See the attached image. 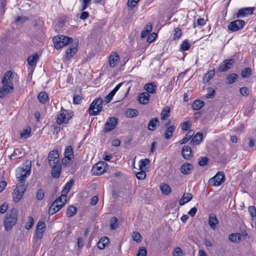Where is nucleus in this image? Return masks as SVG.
Masks as SVG:
<instances>
[{
  "label": "nucleus",
  "instance_id": "nucleus-1",
  "mask_svg": "<svg viewBox=\"0 0 256 256\" xmlns=\"http://www.w3.org/2000/svg\"><path fill=\"white\" fill-rule=\"evenodd\" d=\"M18 220V210L12 208L10 213H7L5 216L4 225L6 231L10 230L16 224Z\"/></svg>",
  "mask_w": 256,
  "mask_h": 256
},
{
  "label": "nucleus",
  "instance_id": "nucleus-2",
  "mask_svg": "<svg viewBox=\"0 0 256 256\" xmlns=\"http://www.w3.org/2000/svg\"><path fill=\"white\" fill-rule=\"evenodd\" d=\"M102 100L101 98L95 99L90 105L88 108L90 116L98 115L102 109Z\"/></svg>",
  "mask_w": 256,
  "mask_h": 256
},
{
  "label": "nucleus",
  "instance_id": "nucleus-3",
  "mask_svg": "<svg viewBox=\"0 0 256 256\" xmlns=\"http://www.w3.org/2000/svg\"><path fill=\"white\" fill-rule=\"evenodd\" d=\"M72 38L62 35L56 36L53 38L54 46L56 48H61L64 46L72 42Z\"/></svg>",
  "mask_w": 256,
  "mask_h": 256
},
{
  "label": "nucleus",
  "instance_id": "nucleus-4",
  "mask_svg": "<svg viewBox=\"0 0 256 256\" xmlns=\"http://www.w3.org/2000/svg\"><path fill=\"white\" fill-rule=\"evenodd\" d=\"M26 186V184H17L12 194L13 200L15 202H18L22 198Z\"/></svg>",
  "mask_w": 256,
  "mask_h": 256
},
{
  "label": "nucleus",
  "instance_id": "nucleus-5",
  "mask_svg": "<svg viewBox=\"0 0 256 256\" xmlns=\"http://www.w3.org/2000/svg\"><path fill=\"white\" fill-rule=\"evenodd\" d=\"M108 169V166L105 162H99L92 167V172L94 175H101Z\"/></svg>",
  "mask_w": 256,
  "mask_h": 256
},
{
  "label": "nucleus",
  "instance_id": "nucleus-6",
  "mask_svg": "<svg viewBox=\"0 0 256 256\" xmlns=\"http://www.w3.org/2000/svg\"><path fill=\"white\" fill-rule=\"evenodd\" d=\"M30 168H19L16 171V178L20 182L18 184H25L26 178L30 174Z\"/></svg>",
  "mask_w": 256,
  "mask_h": 256
},
{
  "label": "nucleus",
  "instance_id": "nucleus-7",
  "mask_svg": "<svg viewBox=\"0 0 256 256\" xmlns=\"http://www.w3.org/2000/svg\"><path fill=\"white\" fill-rule=\"evenodd\" d=\"M70 118V114L63 108H62L60 114H58L56 122L60 125L62 124H67Z\"/></svg>",
  "mask_w": 256,
  "mask_h": 256
},
{
  "label": "nucleus",
  "instance_id": "nucleus-8",
  "mask_svg": "<svg viewBox=\"0 0 256 256\" xmlns=\"http://www.w3.org/2000/svg\"><path fill=\"white\" fill-rule=\"evenodd\" d=\"M113 70L115 74L120 72L122 68L125 64V62L120 61V58L118 54L116 52H113Z\"/></svg>",
  "mask_w": 256,
  "mask_h": 256
},
{
  "label": "nucleus",
  "instance_id": "nucleus-9",
  "mask_svg": "<svg viewBox=\"0 0 256 256\" xmlns=\"http://www.w3.org/2000/svg\"><path fill=\"white\" fill-rule=\"evenodd\" d=\"M224 181V175L222 172H218L216 176L211 178L209 184L214 186H220Z\"/></svg>",
  "mask_w": 256,
  "mask_h": 256
},
{
  "label": "nucleus",
  "instance_id": "nucleus-10",
  "mask_svg": "<svg viewBox=\"0 0 256 256\" xmlns=\"http://www.w3.org/2000/svg\"><path fill=\"white\" fill-rule=\"evenodd\" d=\"M245 22L240 20H237L230 22L228 26V29L232 32H236L242 28Z\"/></svg>",
  "mask_w": 256,
  "mask_h": 256
},
{
  "label": "nucleus",
  "instance_id": "nucleus-11",
  "mask_svg": "<svg viewBox=\"0 0 256 256\" xmlns=\"http://www.w3.org/2000/svg\"><path fill=\"white\" fill-rule=\"evenodd\" d=\"M59 154L58 150H54L50 152L48 155L49 165L52 166L54 164L60 163L58 161Z\"/></svg>",
  "mask_w": 256,
  "mask_h": 256
},
{
  "label": "nucleus",
  "instance_id": "nucleus-12",
  "mask_svg": "<svg viewBox=\"0 0 256 256\" xmlns=\"http://www.w3.org/2000/svg\"><path fill=\"white\" fill-rule=\"evenodd\" d=\"M234 62L232 59L226 60L220 64L218 70L222 72H226L233 66Z\"/></svg>",
  "mask_w": 256,
  "mask_h": 256
},
{
  "label": "nucleus",
  "instance_id": "nucleus-13",
  "mask_svg": "<svg viewBox=\"0 0 256 256\" xmlns=\"http://www.w3.org/2000/svg\"><path fill=\"white\" fill-rule=\"evenodd\" d=\"M45 223L42 221H40L37 224L36 236L37 238L42 239L45 231Z\"/></svg>",
  "mask_w": 256,
  "mask_h": 256
},
{
  "label": "nucleus",
  "instance_id": "nucleus-14",
  "mask_svg": "<svg viewBox=\"0 0 256 256\" xmlns=\"http://www.w3.org/2000/svg\"><path fill=\"white\" fill-rule=\"evenodd\" d=\"M170 121H169L165 124V127L166 129L164 134V136L166 140H169L172 136L174 132L176 130V127L174 126H170Z\"/></svg>",
  "mask_w": 256,
  "mask_h": 256
},
{
  "label": "nucleus",
  "instance_id": "nucleus-15",
  "mask_svg": "<svg viewBox=\"0 0 256 256\" xmlns=\"http://www.w3.org/2000/svg\"><path fill=\"white\" fill-rule=\"evenodd\" d=\"M52 167L51 174L52 178H58L60 177L61 173L62 166L60 163L54 164Z\"/></svg>",
  "mask_w": 256,
  "mask_h": 256
},
{
  "label": "nucleus",
  "instance_id": "nucleus-16",
  "mask_svg": "<svg viewBox=\"0 0 256 256\" xmlns=\"http://www.w3.org/2000/svg\"><path fill=\"white\" fill-rule=\"evenodd\" d=\"M3 86L0 88V98H4L14 90V86L2 84Z\"/></svg>",
  "mask_w": 256,
  "mask_h": 256
},
{
  "label": "nucleus",
  "instance_id": "nucleus-17",
  "mask_svg": "<svg viewBox=\"0 0 256 256\" xmlns=\"http://www.w3.org/2000/svg\"><path fill=\"white\" fill-rule=\"evenodd\" d=\"M193 169L194 167L192 164L188 162H185L180 166V170L182 174L188 175L192 173Z\"/></svg>",
  "mask_w": 256,
  "mask_h": 256
},
{
  "label": "nucleus",
  "instance_id": "nucleus-18",
  "mask_svg": "<svg viewBox=\"0 0 256 256\" xmlns=\"http://www.w3.org/2000/svg\"><path fill=\"white\" fill-rule=\"evenodd\" d=\"M13 78L12 74L11 71L6 72L2 79V84L14 86L12 81Z\"/></svg>",
  "mask_w": 256,
  "mask_h": 256
},
{
  "label": "nucleus",
  "instance_id": "nucleus-19",
  "mask_svg": "<svg viewBox=\"0 0 256 256\" xmlns=\"http://www.w3.org/2000/svg\"><path fill=\"white\" fill-rule=\"evenodd\" d=\"M192 149L190 146H184L182 150V157L186 160H190L192 158Z\"/></svg>",
  "mask_w": 256,
  "mask_h": 256
},
{
  "label": "nucleus",
  "instance_id": "nucleus-20",
  "mask_svg": "<svg viewBox=\"0 0 256 256\" xmlns=\"http://www.w3.org/2000/svg\"><path fill=\"white\" fill-rule=\"evenodd\" d=\"M253 11V8H246L240 9L236 14V17L238 18L246 16L248 14H252Z\"/></svg>",
  "mask_w": 256,
  "mask_h": 256
},
{
  "label": "nucleus",
  "instance_id": "nucleus-21",
  "mask_svg": "<svg viewBox=\"0 0 256 256\" xmlns=\"http://www.w3.org/2000/svg\"><path fill=\"white\" fill-rule=\"evenodd\" d=\"M77 46L76 44H73L70 48H68L66 52V58L68 60L71 59V58L77 52Z\"/></svg>",
  "mask_w": 256,
  "mask_h": 256
},
{
  "label": "nucleus",
  "instance_id": "nucleus-22",
  "mask_svg": "<svg viewBox=\"0 0 256 256\" xmlns=\"http://www.w3.org/2000/svg\"><path fill=\"white\" fill-rule=\"evenodd\" d=\"M218 224V221L216 216L214 214H210L208 218V224L211 228L213 230H216Z\"/></svg>",
  "mask_w": 256,
  "mask_h": 256
},
{
  "label": "nucleus",
  "instance_id": "nucleus-23",
  "mask_svg": "<svg viewBox=\"0 0 256 256\" xmlns=\"http://www.w3.org/2000/svg\"><path fill=\"white\" fill-rule=\"evenodd\" d=\"M160 122L157 118H152L148 124V128L149 130L154 131L156 127L158 126Z\"/></svg>",
  "mask_w": 256,
  "mask_h": 256
},
{
  "label": "nucleus",
  "instance_id": "nucleus-24",
  "mask_svg": "<svg viewBox=\"0 0 256 256\" xmlns=\"http://www.w3.org/2000/svg\"><path fill=\"white\" fill-rule=\"evenodd\" d=\"M24 154V152L21 148L14 149L13 153L10 156V160L22 157Z\"/></svg>",
  "mask_w": 256,
  "mask_h": 256
},
{
  "label": "nucleus",
  "instance_id": "nucleus-25",
  "mask_svg": "<svg viewBox=\"0 0 256 256\" xmlns=\"http://www.w3.org/2000/svg\"><path fill=\"white\" fill-rule=\"evenodd\" d=\"M144 88L148 92H147L154 94L156 92L157 85L155 82H152L146 84L144 86Z\"/></svg>",
  "mask_w": 256,
  "mask_h": 256
},
{
  "label": "nucleus",
  "instance_id": "nucleus-26",
  "mask_svg": "<svg viewBox=\"0 0 256 256\" xmlns=\"http://www.w3.org/2000/svg\"><path fill=\"white\" fill-rule=\"evenodd\" d=\"M62 208V204H57L53 202L49 208L48 214L50 215H52L55 214L56 212H58Z\"/></svg>",
  "mask_w": 256,
  "mask_h": 256
},
{
  "label": "nucleus",
  "instance_id": "nucleus-27",
  "mask_svg": "<svg viewBox=\"0 0 256 256\" xmlns=\"http://www.w3.org/2000/svg\"><path fill=\"white\" fill-rule=\"evenodd\" d=\"M150 94L148 92H142L138 96V101L140 104H146L149 101Z\"/></svg>",
  "mask_w": 256,
  "mask_h": 256
},
{
  "label": "nucleus",
  "instance_id": "nucleus-28",
  "mask_svg": "<svg viewBox=\"0 0 256 256\" xmlns=\"http://www.w3.org/2000/svg\"><path fill=\"white\" fill-rule=\"evenodd\" d=\"M192 198V195L189 193H184L179 201L180 206L184 205L186 202L190 201Z\"/></svg>",
  "mask_w": 256,
  "mask_h": 256
},
{
  "label": "nucleus",
  "instance_id": "nucleus-29",
  "mask_svg": "<svg viewBox=\"0 0 256 256\" xmlns=\"http://www.w3.org/2000/svg\"><path fill=\"white\" fill-rule=\"evenodd\" d=\"M38 54H36L34 55L30 56L28 57L27 61L30 66H36L38 60Z\"/></svg>",
  "mask_w": 256,
  "mask_h": 256
},
{
  "label": "nucleus",
  "instance_id": "nucleus-30",
  "mask_svg": "<svg viewBox=\"0 0 256 256\" xmlns=\"http://www.w3.org/2000/svg\"><path fill=\"white\" fill-rule=\"evenodd\" d=\"M152 26L151 23H148L146 24V27H144L143 30H142L141 32V37L142 38H144L146 37L150 32L152 31Z\"/></svg>",
  "mask_w": 256,
  "mask_h": 256
},
{
  "label": "nucleus",
  "instance_id": "nucleus-31",
  "mask_svg": "<svg viewBox=\"0 0 256 256\" xmlns=\"http://www.w3.org/2000/svg\"><path fill=\"white\" fill-rule=\"evenodd\" d=\"M160 188L162 194L164 195H168L171 192V188L168 184H162Z\"/></svg>",
  "mask_w": 256,
  "mask_h": 256
},
{
  "label": "nucleus",
  "instance_id": "nucleus-32",
  "mask_svg": "<svg viewBox=\"0 0 256 256\" xmlns=\"http://www.w3.org/2000/svg\"><path fill=\"white\" fill-rule=\"evenodd\" d=\"M170 108L168 106H165L160 113L161 120H164L170 116Z\"/></svg>",
  "mask_w": 256,
  "mask_h": 256
},
{
  "label": "nucleus",
  "instance_id": "nucleus-33",
  "mask_svg": "<svg viewBox=\"0 0 256 256\" xmlns=\"http://www.w3.org/2000/svg\"><path fill=\"white\" fill-rule=\"evenodd\" d=\"M203 138V135L202 132H197L195 136L192 138L191 142H193L194 144H199L200 142L202 141Z\"/></svg>",
  "mask_w": 256,
  "mask_h": 256
},
{
  "label": "nucleus",
  "instance_id": "nucleus-34",
  "mask_svg": "<svg viewBox=\"0 0 256 256\" xmlns=\"http://www.w3.org/2000/svg\"><path fill=\"white\" fill-rule=\"evenodd\" d=\"M108 242L109 240L108 238L106 237L101 238L97 244L98 248L100 250L104 249Z\"/></svg>",
  "mask_w": 256,
  "mask_h": 256
},
{
  "label": "nucleus",
  "instance_id": "nucleus-35",
  "mask_svg": "<svg viewBox=\"0 0 256 256\" xmlns=\"http://www.w3.org/2000/svg\"><path fill=\"white\" fill-rule=\"evenodd\" d=\"M39 101L42 104H45L48 101V94L45 92H40L38 96Z\"/></svg>",
  "mask_w": 256,
  "mask_h": 256
},
{
  "label": "nucleus",
  "instance_id": "nucleus-36",
  "mask_svg": "<svg viewBox=\"0 0 256 256\" xmlns=\"http://www.w3.org/2000/svg\"><path fill=\"white\" fill-rule=\"evenodd\" d=\"M74 180H70L65 185L63 188L62 193L66 195L67 194L70 192V188L74 184Z\"/></svg>",
  "mask_w": 256,
  "mask_h": 256
},
{
  "label": "nucleus",
  "instance_id": "nucleus-37",
  "mask_svg": "<svg viewBox=\"0 0 256 256\" xmlns=\"http://www.w3.org/2000/svg\"><path fill=\"white\" fill-rule=\"evenodd\" d=\"M204 102L200 100H196L192 104V108L194 110H198L204 106Z\"/></svg>",
  "mask_w": 256,
  "mask_h": 256
},
{
  "label": "nucleus",
  "instance_id": "nucleus-38",
  "mask_svg": "<svg viewBox=\"0 0 256 256\" xmlns=\"http://www.w3.org/2000/svg\"><path fill=\"white\" fill-rule=\"evenodd\" d=\"M138 112L136 109H128L126 111V115L128 118L136 117L138 115Z\"/></svg>",
  "mask_w": 256,
  "mask_h": 256
},
{
  "label": "nucleus",
  "instance_id": "nucleus-39",
  "mask_svg": "<svg viewBox=\"0 0 256 256\" xmlns=\"http://www.w3.org/2000/svg\"><path fill=\"white\" fill-rule=\"evenodd\" d=\"M112 118H108V120L105 124L104 128V132H108L112 130Z\"/></svg>",
  "mask_w": 256,
  "mask_h": 256
},
{
  "label": "nucleus",
  "instance_id": "nucleus-40",
  "mask_svg": "<svg viewBox=\"0 0 256 256\" xmlns=\"http://www.w3.org/2000/svg\"><path fill=\"white\" fill-rule=\"evenodd\" d=\"M150 162V160L148 158H145L143 160H141L139 162V168L140 170H146V166L148 165Z\"/></svg>",
  "mask_w": 256,
  "mask_h": 256
},
{
  "label": "nucleus",
  "instance_id": "nucleus-41",
  "mask_svg": "<svg viewBox=\"0 0 256 256\" xmlns=\"http://www.w3.org/2000/svg\"><path fill=\"white\" fill-rule=\"evenodd\" d=\"M66 195L62 193V195L59 196L56 200H55L54 202L56 204H58V203H60L62 205V207L64 206L65 202H66Z\"/></svg>",
  "mask_w": 256,
  "mask_h": 256
},
{
  "label": "nucleus",
  "instance_id": "nucleus-42",
  "mask_svg": "<svg viewBox=\"0 0 256 256\" xmlns=\"http://www.w3.org/2000/svg\"><path fill=\"white\" fill-rule=\"evenodd\" d=\"M238 78V76L236 74H232L228 75L226 77L227 84H232L234 82L235 80Z\"/></svg>",
  "mask_w": 256,
  "mask_h": 256
},
{
  "label": "nucleus",
  "instance_id": "nucleus-43",
  "mask_svg": "<svg viewBox=\"0 0 256 256\" xmlns=\"http://www.w3.org/2000/svg\"><path fill=\"white\" fill-rule=\"evenodd\" d=\"M77 212V208L74 206H70L68 208L66 212V214L68 217H71L75 214Z\"/></svg>",
  "mask_w": 256,
  "mask_h": 256
},
{
  "label": "nucleus",
  "instance_id": "nucleus-44",
  "mask_svg": "<svg viewBox=\"0 0 256 256\" xmlns=\"http://www.w3.org/2000/svg\"><path fill=\"white\" fill-rule=\"evenodd\" d=\"M214 70H210L205 74L204 80L207 82H209L214 77Z\"/></svg>",
  "mask_w": 256,
  "mask_h": 256
},
{
  "label": "nucleus",
  "instance_id": "nucleus-45",
  "mask_svg": "<svg viewBox=\"0 0 256 256\" xmlns=\"http://www.w3.org/2000/svg\"><path fill=\"white\" fill-rule=\"evenodd\" d=\"M140 171L135 174L138 180H144L146 177V172L145 170H140Z\"/></svg>",
  "mask_w": 256,
  "mask_h": 256
},
{
  "label": "nucleus",
  "instance_id": "nucleus-46",
  "mask_svg": "<svg viewBox=\"0 0 256 256\" xmlns=\"http://www.w3.org/2000/svg\"><path fill=\"white\" fill-rule=\"evenodd\" d=\"M242 76L246 78H248L252 75V70L250 68H246L242 72Z\"/></svg>",
  "mask_w": 256,
  "mask_h": 256
},
{
  "label": "nucleus",
  "instance_id": "nucleus-47",
  "mask_svg": "<svg viewBox=\"0 0 256 256\" xmlns=\"http://www.w3.org/2000/svg\"><path fill=\"white\" fill-rule=\"evenodd\" d=\"M34 224V220L32 216H28V222L25 224V228L27 230L31 228Z\"/></svg>",
  "mask_w": 256,
  "mask_h": 256
},
{
  "label": "nucleus",
  "instance_id": "nucleus-48",
  "mask_svg": "<svg viewBox=\"0 0 256 256\" xmlns=\"http://www.w3.org/2000/svg\"><path fill=\"white\" fill-rule=\"evenodd\" d=\"M235 234L236 238V243L240 242V241L244 240L247 236L246 233H236Z\"/></svg>",
  "mask_w": 256,
  "mask_h": 256
},
{
  "label": "nucleus",
  "instance_id": "nucleus-49",
  "mask_svg": "<svg viewBox=\"0 0 256 256\" xmlns=\"http://www.w3.org/2000/svg\"><path fill=\"white\" fill-rule=\"evenodd\" d=\"M31 132V128H28L26 129L23 130V131L20 132V136L22 138H26L29 136V135Z\"/></svg>",
  "mask_w": 256,
  "mask_h": 256
},
{
  "label": "nucleus",
  "instance_id": "nucleus-50",
  "mask_svg": "<svg viewBox=\"0 0 256 256\" xmlns=\"http://www.w3.org/2000/svg\"><path fill=\"white\" fill-rule=\"evenodd\" d=\"M132 239L136 242H140L142 238V236L138 232H134L132 235Z\"/></svg>",
  "mask_w": 256,
  "mask_h": 256
},
{
  "label": "nucleus",
  "instance_id": "nucleus-51",
  "mask_svg": "<svg viewBox=\"0 0 256 256\" xmlns=\"http://www.w3.org/2000/svg\"><path fill=\"white\" fill-rule=\"evenodd\" d=\"M215 90L213 88H208V92L206 96V97L208 98H212L214 96Z\"/></svg>",
  "mask_w": 256,
  "mask_h": 256
},
{
  "label": "nucleus",
  "instance_id": "nucleus-52",
  "mask_svg": "<svg viewBox=\"0 0 256 256\" xmlns=\"http://www.w3.org/2000/svg\"><path fill=\"white\" fill-rule=\"evenodd\" d=\"M174 39L176 40V38L178 39L182 36V31L180 28H176L174 29Z\"/></svg>",
  "mask_w": 256,
  "mask_h": 256
},
{
  "label": "nucleus",
  "instance_id": "nucleus-53",
  "mask_svg": "<svg viewBox=\"0 0 256 256\" xmlns=\"http://www.w3.org/2000/svg\"><path fill=\"white\" fill-rule=\"evenodd\" d=\"M147 252L145 248L140 247L138 250L137 256H146Z\"/></svg>",
  "mask_w": 256,
  "mask_h": 256
},
{
  "label": "nucleus",
  "instance_id": "nucleus-54",
  "mask_svg": "<svg viewBox=\"0 0 256 256\" xmlns=\"http://www.w3.org/2000/svg\"><path fill=\"white\" fill-rule=\"evenodd\" d=\"M120 221L116 217L113 216V230H114L120 227Z\"/></svg>",
  "mask_w": 256,
  "mask_h": 256
},
{
  "label": "nucleus",
  "instance_id": "nucleus-55",
  "mask_svg": "<svg viewBox=\"0 0 256 256\" xmlns=\"http://www.w3.org/2000/svg\"><path fill=\"white\" fill-rule=\"evenodd\" d=\"M74 154L72 148L71 146H68L66 148L64 152V156H70Z\"/></svg>",
  "mask_w": 256,
  "mask_h": 256
},
{
  "label": "nucleus",
  "instance_id": "nucleus-56",
  "mask_svg": "<svg viewBox=\"0 0 256 256\" xmlns=\"http://www.w3.org/2000/svg\"><path fill=\"white\" fill-rule=\"evenodd\" d=\"M190 44L186 41L184 40L181 44V48L183 50H188L190 48Z\"/></svg>",
  "mask_w": 256,
  "mask_h": 256
},
{
  "label": "nucleus",
  "instance_id": "nucleus-57",
  "mask_svg": "<svg viewBox=\"0 0 256 256\" xmlns=\"http://www.w3.org/2000/svg\"><path fill=\"white\" fill-rule=\"evenodd\" d=\"M208 162V158L206 157L200 158L198 159V164L200 166H206Z\"/></svg>",
  "mask_w": 256,
  "mask_h": 256
},
{
  "label": "nucleus",
  "instance_id": "nucleus-58",
  "mask_svg": "<svg viewBox=\"0 0 256 256\" xmlns=\"http://www.w3.org/2000/svg\"><path fill=\"white\" fill-rule=\"evenodd\" d=\"M72 158L70 156H66L62 160V163L64 165H68L71 163Z\"/></svg>",
  "mask_w": 256,
  "mask_h": 256
},
{
  "label": "nucleus",
  "instance_id": "nucleus-59",
  "mask_svg": "<svg viewBox=\"0 0 256 256\" xmlns=\"http://www.w3.org/2000/svg\"><path fill=\"white\" fill-rule=\"evenodd\" d=\"M112 100V91H111L106 97L104 100H102V104H106Z\"/></svg>",
  "mask_w": 256,
  "mask_h": 256
},
{
  "label": "nucleus",
  "instance_id": "nucleus-60",
  "mask_svg": "<svg viewBox=\"0 0 256 256\" xmlns=\"http://www.w3.org/2000/svg\"><path fill=\"white\" fill-rule=\"evenodd\" d=\"M139 1L140 0H128V6L130 8H134Z\"/></svg>",
  "mask_w": 256,
  "mask_h": 256
},
{
  "label": "nucleus",
  "instance_id": "nucleus-61",
  "mask_svg": "<svg viewBox=\"0 0 256 256\" xmlns=\"http://www.w3.org/2000/svg\"><path fill=\"white\" fill-rule=\"evenodd\" d=\"M191 126V124L188 122H186L181 124V128L184 130H188Z\"/></svg>",
  "mask_w": 256,
  "mask_h": 256
},
{
  "label": "nucleus",
  "instance_id": "nucleus-62",
  "mask_svg": "<svg viewBox=\"0 0 256 256\" xmlns=\"http://www.w3.org/2000/svg\"><path fill=\"white\" fill-rule=\"evenodd\" d=\"M157 34L155 32H152L151 34H150L148 38H147V42H152L156 38Z\"/></svg>",
  "mask_w": 256,
  "mask_h": 256
},
{
  "label": "nucleus",
  "instance_id": "nucleus-63",
  "mask_svg": "<svg viewBox=\"0 0 256 256\" xmlns=\"http://www.w3.org/2000/svg\"><path fill=\"white\" fill-rule=\"evenodd\" d=\"M240 92L242 96H246L248 95V90L246 87L241 88L240 90Z\"/></svg>",
  "mask_w": 256,
  "mask_h": 256
},
{
  "label": "nucleus",
  "instance_id": "nucleus-64",
  "mask_svg": "<svg viewBox=\"0 0 256 256\" xmlns=\"http://www.w3.org/2000/svg\"><path fill=\"white\" fill-rule=\"evenodd\" d=\"M174 256H182V251L180 248H176L173 252Z\"/></svg>",
  "mask_w": 256,
  "mask_h": 256
}]
</instances>
